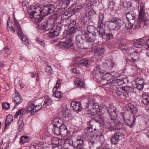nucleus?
<instances>
[{"instance_id": "obj_51", "label": "nucleus", "mask_w": 149, "mask_h": 149, "mask_svg": "<svg viewBox=\"0 0 149 149\" xmlns=\"http://www.w3.org/2000/svg\"><path fill=\"white\" fill-rule=\"evenodd\" d=\"M33 8L35 10H33V11H32L31 10V12H36L38 13H40L42 14V12L41 10V8L39 7H38L36 8L35 7L33 6Z\"/></svg>"}, {"instance_id": "obj_29", "label": "nucleus", "mask_w": 149, "mask_h": 149, "mask_svg": "<svg viewBox=\"0 0 149 149\" xmlns=\"http://www.w3.org/2000/svg\"><path fill=\"white\" fill-rule=\"evenodd\" d=\"M57 2L64 8L67 7L69 5L70 0H57Z\"/></svg>"}, {"instance_id": "obj_30", "label": "nucleus", "mask_w": 149, "mask_h": 149, "mask_svg": "<svg viewBox=\"0 0 149 149\" xmlns=\"http://www.w3.org/2000/svg\"><path fill=\"white\" fill-rule=\"evenodd\" d=\"M90 60L88 59L84 58L79 61L78 63L79 65L81 66H87L90 63Z\"/></svg>"}, {"instance_id": "obj_38", "label": "nucleus", "mask_w": 149, "mask_h": 149, "mask_svg": "<svg viewBox=\"0 0 149 149\" xmlns=\"http://www.w3.org/2000/svg\"><path fill=\"white\" fill-rule=\"evenodd\" d=\"M127 81V79H117L116 83L117 85L120 86L125 84Z\"/></svg>"}, {"instance_id": "obj_22", "label": "nucleus", "mask_w": 149, "mask_h": 149, "mask_svg": "<svg viewBox=\"0 0 149 149\" xmlns=\"http://www.w3.org/2000/svg\"><path fill=\"white\" fill-rule=\"evenodd\" d=\"M138 53V52L134 51L133 53L131 54L130 56L127 59V62L132 63L136 62L137 61V59L136 58L135 56L136 55L137 56Z\"/></svg>"}, {"instance_id": "obj_16", "label": "nucleus", "mask_w": 149, "mask_h": 149, "mask_svg": "<svg viewBox=\"0 0 149 149\" xmlns=\"http://www.w3.org/2000/svg\"><path fill=\"white\" fill-rule=\"evenodd\" d=\"M126 109L127 110H130L132 112V113L133 114V116H139V114L137 113L138 112V109L134 107V105L131 103H128L126 107Z\"/></svg>"}, {"instance_id": "obj_61", "label": "nucleus", "mask_w": 149, "mask_h": 149, "mask_svg": "<svg viewBox=\"0 0 149 149\" xmlns=\"http://www.w3.org/2000/svg\"><path fill=\"white\" fill-rule=\"evenodd\" d=\"M88 15L91 17V16L94 15V14H95V12L94 11V10L93 9H91L88 12Z\"/></svg>"}, {"instance_id": "obj_33", "label": "nucleus", "mask_w": 149, "mask_h": 149, "mask_svg": "<svg viewBox=\"0 0 149 149\" xmlns=\"http://www.w3.org/2000/svg\"><path fill=\"white\" fill-rule=\"evenodd\" d=\"M30 140V138L29 136H22L20 138L21 143L23 145L24 143L28 142Z\"/></svg>"}, {"instance_id": "obj_53", "label": "nucleus", "mask_w": 149, "mask_h": 149, "mask_svg": "<svg viewBox=\"0 0 149 149\" xmlns=\"http://www.w3.org/2000/svg\"><path fill=\"white\" fill-rule=\"evenodd\" d=\"M45 71L48 74H51L52 72V69L50 66H47L45 68Z\"/></svg>"}, {"instance_id": "obj_39", "label": "nucleus", "mask_w": 149, "mask_h": 149, "mask_svg": "<svg viewBox=\"0 0 149 149\" xmlns=\"http://www.w3.org/2000/svg\"><path fill=\"white\" fill-rule=\"evenodd\" d=\"M124 8H129L132 6V3L130 1H125L123 3Z\"/></svg>"}, {"instance_id": "obj_21", "label": "nucleus", "mask_w": 149, "mask_h": 149, "mask_svg": "<svg viewBox=\"0 0 149 149\" xmlns=\"http://www.w3.org/2000/svg\"><path fill=\"white\" fill-rule=\"evenodd\" d=\"M99 36L106 40H107L110 39H112L113 37V34L111 33H106L105 30L104 31L103 33H99Z\"/></svg>"}, {"instance_id": "obj_32", "label": "nucleus", "mask_w": 149, "mask_h": 149, "mask_svg": "<svg viewBox=\"0 0 149 149\" xmlns=\"http://www.w3.org/2000/svg\"><path fill=\"white\" fill-rule=\"evenodd\" d=\"M97 31L98 33H103L104 31L105 30L104 25L103 24V22H98L97 24Z\"/></svg>"}, {"instance_id": "obj_3", "label": "nucleus", "mask_w": 149, "mask_h": 149, "mask_svg": "<svg viewBox=\"0 0 149 149\" xmlns=\"http://www.w3.org/2000/svg\"><path fill=\"white\" fill-rule=\"evenodd\" d=\"M42 26L46 31H48L51 29L49 33V36L50 38H52L58 36L61 29V26L57 24L54 25L52 27L53 25L49 21L46 22L45 24Z\"/></svg>"}, {"instance_id": "obj_20", "label": "nucleus", "mask_w": 149, "mask_h": 149, "mask_svg": "<svg viewBox=\"0 0 149 149\" xmlns=\"http://www.w3.org/2000/svg\"><path fill=\"white\" fill-rule=\"evenodd\" d=\"M34 104L33 103H31L29 104L27 110L26 111L27 113H31L32 115H34L40 110V109H34Z\"/></svg>"}, {"instance_id": "obj_55", "label": "nucleus", "mask_w": 149, "mask_h": 149, "mask_svg": "<svg viewBox=\"0 0 149 149\" xmlns=\"http://www.w3.org/2000/svg\"><path fill=\"white\" fill-rule=\"evenodd\" d=\"M133 86L135 87V88H137L138 90H142L143 88V85L137 84H134Z\"/></svg>"}, {"instance_id": "obj_40", "label": "nucleus", "mask_w": 149, "mask_h": 149, "mask_svg": "<svg viewBox=\"0 0 149 149\" xmlns=\"http://www.w3.org/2000/svg\"><path fill=\"white\" fill-rule=\"evenodd\" d=\"M117 82V79H113V78L112 79H109L108 80V83H107L109 84L111 86H116L117 85L116 83Z\"/></svg>"}, {"instance_id": "obj_27", "label": "nucleus", "mask_w": 149, "mask_h": 149, "mask_svg": "<svg viewBox=\"0 0 149 149\" xmlns=\"http://www.w3.org/2000/svg\"><path fill=\"white\" fill-rule=\"evenodd\" d=\"M105 51V49L103 47H97L96 49L95 55L97 56H101L104 54Z\"/></svg>"}, {"instance_id": "obj_45", "label": "nucleus", "mask_w": 149, "mask_h": 149, "mask_svg": "<svg viewBox=\"0 0 149 149\" xmlns=\"http://www.w3.org/2000/svg\"><path fill=\"white\" fill-rule=\"evenodd\" d=\"M57 18V17L56 14H53L49 17V21L51 22V20H52V22H54Z\"/></svg>"}, {"instance_id": "obj_57", "label": "nucleus", "mask_w": 149, "mask_h": 149, "mask_svg": "<svg viewBox=\"0 0 149 149\" xmlns=\"http://www.w3.org/2000/svg\"><path fill=\"white\" fill-rule=\"evenodd\" d=\"M113 120V123L114 124L115 126H119L121 124L119 120L116 119V118L114 120Z\"/></svg>"}, {"instance_id": "obj_24", "label": "nucleus", "mask_w": 149, "mask_h": 149, "mask_svg": "<svg viewBox=\"0 0 149 149\" xmlns=\"http://www.w3.org/2000/svg\"><path fill=\"white\" fill-rule=\"evenodd\" d=\"M122 135L120 133H116L112 136L111 138V142L112 143L115 144L118 142L120 137Z\"/></svg>"}, {"instance_id": "obj_1", "label": "nucleus", "mask_w": 149, "mask_h": 149, "mask_svg": "<svg viewBox=\"0 0 149 149\" xmlns=\"http://www.w3.org/2000/svg\"><path fill=\"white\" fill-rule=\"evenodd\" d=\"M55 7L54 5L48 4L45 6L43 8L42 12L43 15L41 16V14L36 12H31V9H29L28 12L30 15V18L34 20L36 23H38L42 20L44 17V16H47L52 13L54 11Z\"/></svg>"}, {"instance_id": "obj_35", "label": "nucleus", "mask_w": 149, "mask_h": 149, "mask_svg": "<svg viewBox=\"0 0 149 149\" xmlns=\"http://www.w3.org/2000/svg\"><path fill=\"white\" fill-rule=\"evenodd\" d=\"M13 116L11 115H8L5 121V127L8 126L12 121Z\"/></svg>"}, {"instance_id": "obj_25", "label": "nucleus", "mask_w": 149, "mask_h": 149, "mask_svg": "<svg viewBox=\"0 0 149 149\" xmlns=\"http://www.w3.org/2000/svg\"><path fill=\"white\" fill-rule=\"evenodd\" d=\"M126 18L127 21L135 22L136 14L133 12H130L126 14Z\"/></svg>"}, {"instance_id": "obj_62", "label": "nucleus", "mask_w": 149, "mask_h": 149, "mask_svg": "<svg viewBox=\"0 0 149 149\" xmlns=\"http://www.w3.org/2000/svg\"><path fill=\"white\" fill-rule=\"evenodd\" d=\"M19 123V124H20V125H19V131H20L23 127L24 123L23 121L22 120L20 121Z\"/></svg>"}, {"instance_id": "obj_13", "label": "nucleus", "mask_w": 149, "mask_h": 149, "mask_svg": "<svg viewBox=\"0 0 149 149\" xmlns=\"http://www.w3.org/2000/svg\"><path fill=\"white\" fill-rule=\"evenodd\" d=\"M48 128V131L50 132H52L54 134L57 135H61L59 128L57 125L50 124L49 125Z\"/></svg>"}, {"instance_id": "obj_9", "label": "nucleus", "mask_w": 149, "mask_h": 149, "mask_svg": "<svg viewBox=\"0 0 149 149\" xmlns=\"http://www.w3.org/2000/svg\"><path fill=\"white\" fill-rule=\"evenodd\" d=\"M121 116L127 125L130 127H132L133 126L136 119L135 116L130 117V115L127 112L121 113Z\"/></svg>"}, {"instance_id": "obj_49", "label": "nucleus", "mask_w": 149, "mask_h": 149, "mask_svg": "<svg viewBox=\"0 0 149 149\" xmlns=\"http://www.w3.org/2000/svg\"><path fill=\"white\" fill-rule=\"evenodd\" d=\"M82 8H83L82 6H77L73 10V12L75 13L76 12L80 11Z\"/></svg>"}, {"instance_id": "obj_4", "label": "nucleus", "mask_w": 149, "mask_h": 149, "mask_svg": "<svg viewBox=\"0 0 149 149\" xmlns=\"http://www.w3.org/2000/svg\"><path fill=\"white\" fill-rule=\"evenodd\" d=\"M87 115L89 117L91 116L92 117V118H94L92 120H90L88 123V128L90 132H93L96 130V122L95 121L99 123L100 124L102 125L104 123V119L102 116L97 115L94 117V116H93L91 114L89 113H87Z\"/></svg>"}, {"instance_id": "obj_14", "label": "nucleus", "mask_w": 149, "mask_h": 149, "mask_svg": "<svg viewBox=\"0 0 149 149\" xmlns=\"http://www.w3.org/2000/svg\"><path fill=\"white\" fill-rule=\"evenodd\" d=\"M134 47L136 48H140L143 46H145L144 48L146 49V41L145 39H140L134 42L133 44Z\"/></svg>"}, {"instance_id": "obj_42", "label": "nucleus", "mask_w": 149, "mask_h": 149, "mask_svg": "<svg viewBox=\"0 0 149 149\" xmlns=\"http://www.w3.org/2000/svg\"><path fill=\"white\" fill-rule=\"evenodd\" d=\"M24 110L25 109L24 108H22L16 112L15 115L14 116V117L16 118L18 116L21 115L23 113Z\"/></svg>"}, {"instance_id": "obj_2", "label": "nucleus", "mask_w": 149, "mask_h": 149, "mask_svg": "<svg viewBox=\"0 0 149 149\" xmlns=\"http://www.w3.org/2000/svg\"><path fill=\"white\" fill-rule=\"evenodd\" d=\"M13 19L14 20V22L15 25V27H13L12 25V23H10V24H9L8 22H7V28H9L14 32H15L16 30L17 31V34L19 36L20 39L22 41L25 42L24 43L25 45H27L29 44L28 40L26 37L23 33L18 21L16 20L14 17H13Z\"/></svg>"}, {"instance_id": "obj_56", "label": "nucleus", "mask_w": 149, "mask_h": 149, "mask_svg": "<svg viewBox=\"0 0 149 149\" xmlns=\"http://www.w3.org/2000/svg\"><path fill=\"white\" fill-rule=\"evenodd\" d=\"M99 19L98 22H103V19L104 18V14L102 13H100L99 14Z\"/></svg>"}, {"instance_id": "obj_8", "label": "nucleus", "mask_w": 149, "mask_h": 149, "mask_svg": "<svg viewBox=\"0 0 149 149\" xmlns=\"http://www.w3.org/2000/svg\"><path fill=\"white\" fill-rule=\"evenodd\" d=\"M76 24V22L74 21H72L68 24V27L70 28V29L66 35L67 37H68L70 40L76 34H79L82 33V31L79 30V28L74 27Z\"/></svg>"}, {"instance_id": "obj_11", "label": "nucleus", "mask_w": 149, "mask_h": 149, "mask_svg": "<svg viewBox=\"0 0 149 149\" xmlns=\"http://www.w3.org/2000/svg\"><path fill=\"white\" fill-rule=\"evenodd\" d=\"M88 102L86 103V108L90 110L92 109H95V110L98 111L99 110V106L97 103L93 102L92 99H88Z\"/></svg>"}, {"instance_id": "obj_63", "label": "nucleus", "mask_w": 149, "mask_h": 149, "mask_svg": "<svg viewBox=\"0 0 149 149\" xmlns=\"http://www.w3.org/2000/svg\"><path fill=\"white\" fill-rule=\"evenodd\" d=\"M135 84H137L143 85V86L144 83V81H143V80L141 79H139V80H138V81H136V83H135Z\"/></svg>"}, {"instance_id": "obj_19", "label": "nucleus", "mask_w": 149, "mask_h": 149, "mask_svg": "<svg viewBox=\"0 0 149 149\" xmlns=\"http://www.w3.org/2000/svg\"><path fill=\"white\" fill-rule=\"evenodd\" d=\"M60 125H59L60 128L61 135L66 136L68 134V130L67 128L65 125L64 123L62 122L61 123H60Z\"/></svg>"}, {"instance_id": "obj_10", "label": "nucleus", "mask_w": 149, "mask_h": 149, "mask_svg": "<svg viewBox=\"0 0 149 149\" xmlns=\"http://www.w3.org/2000/svg\"><path fill=\"white\" fill-rule=\"evenodd\" d=\"M84 139L80 138L77 139L75 141L73 142L72 140H69L68 144L73 146L76 149H85L84 147Z\"/></svg>"}, {"instance_id": "obj_58", "label": "nucleus", "mask_w": 149, "mask_h": 149, "mask_svg": "<svg viewBox=\"0 0 149 149\" xmlns=\"http://www.w3.org/2000/svg\"><path fill=\"white\" fill-rule=\"evenodd\" d=\"M91 19L90 17L88 15V13L85 14L83 17V19L84 20L88 21Z\"/></svg>"}, {"instance_id": "obj_7", "label": "nucleus", "mask_w": 149, "mask_h": 149, "mask_svg": "<svg viewBox=\"0 0 149 149\" xmlns=\"http://www.w3.org/2000/svg\"><path fill=\"white\" fill-rule=\"evenodd\" d=\"M78 35L76 36V43L78 47L81 49H88L91 47L92 44L89 42H86L81 35Z\"/></svg>"}, {"instance_id": "obj_6", "label": "nucleus", "mask_w": 149, "mask_h": 149, "mask_svg": "<svg viewBox=\"0 0 149 149\" xmlns=\"http://www.w3.org/2000/svg\"><path fill=\"white\" fill-rule=\"evenodd\" d=\"M107 27L110 29L118 30L123 24V22L119 18L113 17L106 22Z\"/></svg>"}, {"instance_id": "obj_48", "label": "nucleus", "mask_w": 149, "mask_h": 149, "mask_svg": "<svg viewBox=\"0 0 149 149\" xmlns=\"http://www.w3.org/2000/svg\"><path fill=\"white\" fill-rule=\"evenodd\" d=\"M53 121L55 123V124L57 125V126H58L59 124H60V123H61L63 122L61 119L58 118H55L53 120Z\"/></svg>"}, {"instance_id": "obj_23", "label": "nucleus", "mask_w": 149, "mask_h": 149, "mask_svg": "<svg viewBox=\"0 0 149 149\" xmlns=\"http://www.w3.org/2000/svg\"><path fill=\"white\" fill-rule=\"evenodd\" d=\"M100 77L103 79L107 80L108 81L109 79L110 80L112 78H113L114 76L109 73L104 72L103 73H101V75L100 76Z\"/></svg>"}, {"instance_id": "obj_34", "label": "nucleus", "mask_w": 149, "mask_h": 149, "mask_svg": "<svg viewBox=\"0 0 149 149\" xmlns=\"http://www.w3.org/2000/svg\"><path fill=\"white\" fill-rule=\"evenodd\" d=\"M132 21V22L127 21V22L125 24V29L128 30L132 28L135 22H133V21Z\"/></svg>"}, {"instance_id": "obj_59", "label": "nucleus", "mask_w": 149, "mask_h": 149, "mask_svg": "<svg viewBox=\"0 0 149 149\" xmlns=\"http://www.w3.org/2000/svg\"><path fill=\"white\" fill-rule=\"evenodd\" d=\"M70 110L68 109L67 110H66V111L63 113H62V115L65 117H68V116L70 114Z\"/></svg>"}, {"instance_id": "obj_37", "label": "nucleus", "mask_w": 149, "mask_h": 149, "mask_svg": "<svg viewBox=\"0 0 149 149\" xmlns=\"http://www.w3.org/2000/svg\"><path fill=\"white\" fill-rule=\"evenodd\" d=\"M107 112L109 113L110 118L111 120H114L118 116L113 111H108V108L107 109Z\"/></svg>"}, {"instance_id": "obj_31", "label": "nucleus", "mask_w": 149, "mask_h": 149, "mask_svg": "<svg viewBox=\"0 0 149 149\" xmlns=\"http://www.w3.org/2000/svg\"><path fill=\"white\" fill-rule=\"evenodd\" d=\"M142 102L143 104L148 105L149 104V95L146 93H144L142 95Z\"/></svg>"}, {"instance_id": "obj_36", "label": "nucleus", "mask_w": 149, "mask_h": 149, "mask_svg": "<svg viewBox=\"0 0 149 149\" xmlns=\"http://www.w3.org/2000/svg\"><path fill=\"white\" fill-rule=\"evenodd\" d=\"M55 89H56V87H54L52 90V92L54 93V96L57 98H59L61 97V93L58 91L54 90Z\"/></svg>"}, {"instance_id": "obj_43", "label": "nucleus", "mask_w": 149, "mask_h": 149, "mask_svg": "<svg viewBox=\"0 0 149 149\" xmlns=\"http://www.w3.org/2000/svg\"><path fill=\"white\" fill-rule=\"evenodd\" d=\"M106 61L108 68L112 67L113 66L114 63L112 60L110 59L109 60H107Z\"/></svg>"}, {"instance_id": "obj_47", "label": "nucleus", "mask_w": 149, "mask_h": 149, "mask_svg": "<svg viewBox=\"0 0 149 149\" xmlns=\"http://www.w3.org/2000/svg\"><path fill=\"white\" fill-rule=\"evenodd\" d=\"M75 84L78 88H80L83 87V83L82 81H77L75 82Z\"/></svg>"}, {"instance_id": "obj_64", "label": "nucleus", "mask_w": 149, "mask_h": 149, "mask_svg": "<svg viewBox=\"0 0 149 149\" xmlns=\"http://www.w3.org/2000/svg\"><path fill=\"white\" fill-rule=\"evenodd\" d=\"M146 49L149 50V38L148 39H146Z\"/></svg>"}, {"instance_id": "obj_50", "label": "nucleus", "mask_w": 149, "mask_h": 149, "mask_svg": "<svg viewBox=\"0 0 149 149\" xmlns=\"http://www.w3.org/2000/svg\"><path fill=\"white\" fill-rule=\"evenodd\" d=\"M38 145L36 143H33L29 146V149H38Z\"/></svg>"}, {"instance_id": "obj_46", "label": "nucleus", "mask_w": 149, "mask_h": 149, "mask_svg": "<svg viewBox=\"0 0 149 149\" xmlns=\"http://www.w3.org/2000/svg\"><path fill=\"white\" fill-rule=\"evenodd\" d=\"M95 28L92 26L89 25L88 26L86 31H91L93 32H95Z\"/></svg>"}, {"instance_id": "obj_5", "label": "nucleus", "mask_w": 149, "mask_h": 149, "mask_svg": "<svg viewBox=\"0 0 149 149\" xmlns=\"http://www.w3.org/2000/svg\"><path fill=\"white\" fill-rule=\"evenodd\" d=\"M149 25V21L146 18L145 16V10L143 7H141L138 16V21L136 24L135 27L139 29L141 26H143L146 29Z\"/></svg>"}, {"instance_id": "obj_18", "label": "nucleus", "mask_w": 149, "mask_h": 149, "mask_svg": "<svg viewBox=\"0 0 149 149\" xmlns=\"http://www.w3.org/2000/svg\"><path fill=\"white\" fill-rule=\"evenodd\" d=\"M58 44L59 45H60L61 48H62L64 49L69 48L72 45V42L69 40H67L65 42H60Z\"/></svg>"}, {"instance_id": "obj_44", "label": "nucleus", "mask_w": 149, "mask_h": 149, "mask_svg": "<svg viewBox=\"0 0 149 149\" xmlns=\"http://www.w3.org/2000/svg\"><path fill=\"white\" fill-rule=\"evenodd\" d=\"M126 44L124 42H121L120 44L118 46V48L120 50H126L127 48H125Z\"/></svg>"}, {"instance_id": "obj_52", "label": "nucleus", "mask_w": 149, "mask_h": 149, "mask_svg": "<svg viewBox=\"0 0 149 149\" xmlns=\"http://www.w3.org/2000/svg\"><path fill=\"white\" fill-rule=\"evenodd\" d=\"M2 107L3 109H8L9 108L10 104L7 102L4 103L2 104Z\"/></svg>"}, {"instance_id": "obj_54", "label": "nucleus", "mask_w": 149, "mask_h": 149, "mask_svg": "<svg viewBox=\"0 0 149 149\" xmlns=\"http://www.w3.org/2000/svg\"><path fill=\"white\" fill-rule=\"evenodd\" d=\"M69 17V16H68V13L67 12H65V13L63 14L62 15L61 17L63 20L64 19H67Z\"/></svg>"}, {"instance_id": "obj_41", "label": "nucleus", "mask_w": 149, "mask_h": 149, "mask_svg": "<svg viewBox=\"0 0 149 149\" xmlns=\"http://www.w3.org/2000/svg\"><path fill=\"white\" fill-rule=\"evenodd\" d=\"M51 143L54 145H58V139L56 137L52 138L51 140Z\"/></svg>"}, {"instance_id": "obj_12", "label": "nucleus", "mask_w": 149, "mask_h": 149, "mask_svg": "<svg viewBox=\"0 0 149 149\" xmlns=\"http://www.w3.org/2000/svg\"><path fill=\"white\" fill-rule=\"evenodd\" d=\"M95 32L85 31L84 32V35L87 41L92 42L94 41L95 38Z\"/></svg>"}, {"instance_id": "obj_28", "label": "nucleus", "mask_w": 149, "mask_h": 149, "mask_svg": "<svg viewBox=\"0 0 149 149\" xmlns=\"http://www.w3.org/2000/svg\"><path fill=\"white\" fill-rule=\"evenodd\" d=\"M118 90L123 93H127V94L128 93L131 92L132 90V88L130 87L126 86L122 87H120L118 88Z\"/></svg>"}, {"instance_id": "obj_26", "label": "nucleus", "mask_w": 149, "mask_h": 149, "mask_svg": "<svg viewBox=\"0 0 149 149\" xmlns=\"http://www.w3.org/2000/svg\"><path fill=\"white\" fill-rule=\"evenodd\" d=\"M108 111H113L116 115L118 116V117H120L121 118H122V116H121V114L124 113H120L117 108L112 106H110L108 108Z\"/></svg>"}, {"instance_id": "obj_60", "label": "nucleus", "mask_w": 149, "mask_h": 149, "mask_svg": "<svg viewBox=\"0 0 149 149\" xmlns=\"http://www.w3.org/2000/svg\"><path fill=\"white\" fill-rule=\"evenodd\" d=\"M94 71L95 74L99 75V76H100H100L101 75V73H103V72L101 70L99 69H97L96 71Z\"/></svg>"}, {"instance_id": "obj_15", "label": "nucleus", "mask_w": 149, "mask_h": 149, "mask_svg": "<svg viewBox=\"0 0 149 149\" xmlns=\"http://www.w3.org/2000/svg\"><path fill=\"white\" fill-rule=\"evenodd\" d=\"M13 102L14 103L16 106L20 104L23 101V99L20 94L16 92H15V94H13Z\"/></svg>"}, {"instance_id": "obj_17", "label": "nucleus", "mask_w": 149, "mask_h": 149, "mask_svg": "<svg viewBox=\"0 0 149 149\" xmlns=\"http://www.w3.org/2000/svg\"><path fill=\"white\" fill-rule=\"evenodd\" d=\"M71 106L73 109L77 112H78L81 110V103L78 101L72 102Z\"/></svg>"}]
</instances>
